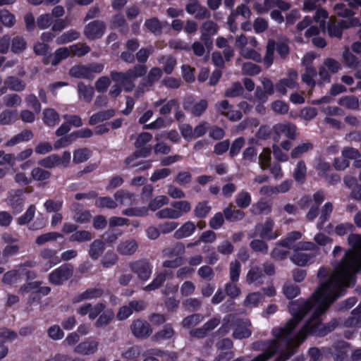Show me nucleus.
Returning a JSON list of instances; mask_svg holds the SVG:
<instances>
[{
	"label": "nucleus",
	"mask_w": 361,
	"mask_h": 361,
	"mask_svg": "<svg viewBox=\"0 0 361 361\" xmlns=\"http://www.w3.org/2000/svg\"><path fill=\"white\" fill-rule=\"evenodd\" d=\"M317 255V252L312 253H305L295 252L291 257L290 260L296 265L304 267L314 262V259Z\"/></svg>",
	"instance_id": "19"
},
{
	"label": "nucleus",
	"mask_w": 361,
	"mask_h": 361,
	"mask_svg": "<svg viewBox=\"0 0 361 361\" xmlns=\"http://www.w3.org/2000/svg\"><path fill=\"white\" fill-rule=\"evenodd\" d=\"M59 238H61V234L56 232H49L37 236L35 239V243L40 246L48 242L54 241Z\"/></svg>",
	"instance_id": "57"
},
{
	"label": "nucleus",
	"mask_w": 361,
	"mask_h": 361,
	"mask_svg": "<svg viewBox=\"0 0 361 361\" xmlns=\"http://www.w3.org/2000/svg\"><path fill=\"white\" fill-rule=\"evenodd\" d=\"M298 75L296 71L292 69L288 73V78H282L276 85V90H286V88L294 89L298 85Z\"/></svg>",
	"instance_id": "16"
},
{
	"label": "nucleus",
	"mask_w": 361,
	"mask_h": 361,
	"mask_svg": "<svg viewBox=\"0 0 361 361\" xmlns=\"http://www.w3.org/2000/svg\"><path fill=\"white\" fill-rule=\"evenodd\" d=\"M273 130L275 140H279L281 135H284L290 140L296 138L297 127L290 122L277 123L273 127Z\"/></svg>",
	"instance_id": "9"
},
{
	"label": "nucleus",
	"mask_w": 361,
	"mask_h": 361,
	"mask_svg": "<svg viewBox=\"0 0 361 361\" xmlns=\"http://www.w3.org/2000/svg\"><path fill=\"white\" fill-rule=\"evenodd\" d=\"M344 327H355L361 326V302L352 311L351 316L341 324Z\"/></svg>",
	"instance_id": "28"
},
{
	"label": "nucleus",
	"mask_w": 361,
	"mask_h": 361,
	"mask_svg": "<svg viewBox=\"0 0 361 361\" xmlns=\"http://www.w3.org/2000/svg\"><path fill=\"white\" fill-rule=\"evenodd\" d=\"M39 259L41 263L44 262V271H48L61 262L57 257V251L51 248L42 250L39 254Z\"/></svg>",
	"instance_id": "11"
},
{
	"label": "nucleus",
	"mask_w": 361,
	"mask_h": 361,
	"mask_svg": "<svg viewBox=\"0 0 361 361\" xmlns=\"http://www.w3.org/2000/svg\"><path fill=\"white\" fill-rule=\"evenodd\" d=\"M33 137V133L29 130H24L20 133L13 136L11 139L6 142V145L8 147L13 146L18 143L28 141Z\"/></svg>",
	"instance_id": "39"
},
{
	"label": "nucleus",
	"mask_w": 361,
	"mask_h": 361,
	"mask_svg": "<svg viewBox=\"0 0 361 361\" xmlns=\"http://www.w3.org/2000/svg\"><path fill=\"white\" fill-rule=\"evenodd\" d=\"M98 345L96 341L82 342L74 348V352L82 355L92 354L97 350Z\"/></svg>",
	"instance_id": "26"
},
{
	"label": "nucleus",
	"mask_w": 361,
	"mask_h": 361,
	"mask_svg": "<svg viewBox=\"0 0 361 361\" xmlns=\"http://www.w3.org/2000/svg\"><path fill=\"white\" fill-rule=\"evenodd\" d=\"M17 119L16 111L6 110L0 114V124L8 126L13 123Z\"/></svg>",
	"instance_id": "61"
},
{
	"label": "nucleus",
	"mask_w": 361,
	"mask_h": 361,
	"mask_svg": "<svg viewBox=\"0 0 361 361\" xmlns=\"http://www.w3.org/2000/svg\"><path fill=\"white\" fill-rule=\"evenodd\" d=\"M275 49L276 41L273 39H269L267 44L266 52L263 59L264 65L267 68H269L273 64Z\"/></svg>",
	"instance_id": "30"
},
{
	"label": "nucleus",
	"mask_w": 361,
	"mask_h": 361,
	"mask_svg": "<svg viewBox=\"0 0 361 361\" xmlns=\"http://www.w3.org/2000/svg\"><path fill=\"white\" fill-rule=\"evenodd\" d=\"M69 51L70 54L80 57L87 54L91 49L86 44H75L70 46Z\"/></svg>",
	"instance_id": "59"
},
{
	"label": "nucleus",
	"mask_w": 361,
	"mask_h": 361,
	"mask_svg": "<svg viewBox=\"0 0 361 361\" xmlns=\"http://www.w3.org/2000/svg\"><path fill=\"white\" fill-rule=\"evenodd\" d=\"M73 273V267L70 264H64L54 270L49 275V281L56 286L61 285L68 280Z\"/></svg>",
	"instance_id": "7"
},
{
	"label": "nucleus",
	"mask_w": 361,
	"mask_h": 361,
	"mask_svg": "<svg viewBox=\"0 0 361 361\" xmlns=\"http://www.w3.org/2000/svg\"><path fill=\"white\" fill-rule=\"evenodd\" d=\"M196 226L195 224L190 221L185 222L180 228L174 233L176 239H182L190 236L195 231Z\"/></svg>",
	"instance_id": "27"
},
{
	"label": "nucleus",
	"mask_w": 361,
	"mask_h": 361,
	"mask_svg": "<svg viewBox=\"0 0 361 361\" xmlns=\"http://www.w3.org/2000/svg\"><path fill=\"white\" fill-rule=\"evenodd\" d=\"M224 214L226 219L230 221H240L245 216L244 212L236 209L231 204L224 209Z\"/></svg>",
	"instance_id": "32"
},
{
	"label": "nucleus",
	"mask_w": 361,
	"mask_h": 361,
	"mask_svg": "<svg viewBox=\"0 0 361 361\" xmlns=\"http://www.w3.org/2000/svg\"><path fill=\"white\" fill-rule=\"evenodd\" d=\"M114 197L116 201L123 206H132L135 204L134 195L128 191L118 190L114 194Z\"/></svg>",
	"instance_id": "29"
},
{
	"label": "nucleus",
	"mask_w": 361,
	"mask_h": 361,
	"mask_svg": "<svg viewBox=\"0 0 361 361\" xmlns=\"http://www.w3.org/2000/svg\"><path fill=\"white\" fill-rule=\"evenodd\" d=\"M348 243L353 249L345 252L343 259L334 267L332 273L327 274L325 278H333L343 283L355 284V274L361 269V235L350 234Z\"/></svg>",
	"instance_id": "2"
},
{
	"label": "nucleus",
	"mask_w": 361,
	"mask_h": 361,
	"mask_svg": "<svg viewBox=\"0 0 361 361\" xmlns=\"http://www.w3.org/2000/svg\"><path fill=\"white\" fill-rule=\"evenodd\" d=\"M156 217L159 219H177L180 218L179 212L175 210L173 207H165L156 213Z\"/></svg>",
	"instance_id": "45"
},
{
	"label": "nucleus",
	"mask_w": 361,
	"mask_h": 361,
	"mask_svg": "<svg viewBox=\"0 0 361 361\" xmlns=\"http://www.w3.org/2000/svg\"><path fill=\"white\" fill-rule=\"evenodd\" d=\"M166 273H159L156 274L153 281L143 288L145 291H152L160 288L166 279Z\"/></svg>",
	"instance_id": "46"
},
{
	"label": "nucleus",
	"mask_w": 361,
	"mask_h": 361,
	"mask_svg": "<svg viewBox=\"0 0 361 361\" xmlns=\"http://www.w3.org/2000/svg\"><path fill=\"white\" fill-rule=\"evenodd\" d=\"M343 61L345 66L351 68H357L359 67L360 61L358 59L348 51H345L343 53Z\"/></svg>",
	"instance_id": "56"
},
{
	"label": "nucleus",
	"mask_w": 361,
	"mask_h": 361,
	"mask_svg": "<svg viewBox=\"0 0 361 361\" xmlns=\"http://www.w3.org/2000/svg\"><path fill=\"white\" fill-rule=\"evenodd\" d=\"M257 150L253 147H247L243 152V161L245 166L253 163L257 159Z\"/></svg>",
	"instance_id": "63"
},
{
	"label": "nucleus",
	"mask_w": 361,
	"mask_h": 361,
	"mask_svg": "<svg viewBox=\"0 0 361 361\" xmlns=\"http://www.w3.org/2000/svg\"><path fill=\"white\" fill-rule=\"evenodd\" d=\"M6 88L10 90H24L25 82L16 76H9L5 80Z\"/></svg>",
	"instance_id": "50"
},
{
	"label": "nucleus",
	"mask_w": 361,
	"mask_h": 361,
	"mask_svg": "<svg viewBox=\"0 0 361 361\" xmlns=\"http://www.w3.org/2000/svg\"><path fill=\"white\" fill-rule=\"evenodd\" d=\"M162 75L163 73L160 68H152L147 75L145 74L142 77V80L137 90H144V88L152 87L161 79Z\"/></svg>",
	"instance_id": "13"
},
{
	"label": "nucleus",
	"mask_w": 361,
	"mask_h": 361,
	"mask_svg": "<svg viewBox=\"0 0 361 361\" xmlns=\"http://www.w3.org/2000/svg\"><path fill=\"white\" fill-rule=\"evenodd\" d=\"M104 250V242L102 240L97 239L90 244L88 255L92 260H97L102 255Z\"/></svg>",
	"instance_id": "24"
},
{
	"label": "nucleus",
	"mask_w": 361,
	"mask_h": 361,
	"mask_svg": "<svg viewBox=\"0 0 361 361\" xmlns=\"http://www.w3.org/2000/svg\"><path fill=\"white\" fill-rule=\"evenodd\" d=\"M350 27V23L345 20H341L336 21L329 20L327 23L326 27L325 26V30L327 31L328 35L330 37H336L341 39L343 35L344 30Z\"/></svg>",
	"instance_id": "12"
},
{
	"label": "nucleus",
	"mask_w": 361,
	"mask_h": 361,
	"mask_svg": "<svg viewBox=\"0 0 361 361\" xmlns=\"http://www.w3.org/2000/svg\"><path fill=\"white\" fill-rule=\"evenodd\" d=\"M326 274V268L319 269L317 276L320 283L312 297L307 300L290 303L288 308L293 317L283 327L273 329L274 339L267 342L265 350L251 361H267L277 352H280V355L275 361H286L295 353V348L308 334L324 336L339 325L336 319L323 325L319 317L336 300L343 295L350 286L333 278H325Z\"/></svg>",
	"instance_id": "1"
},
{
	"label": "nucleus",
	"mask_w": 361,
	"mask_h": 361,
	"mask_svg": "<svg viewBox=\"0 0 361 361\" xmlns=\"http://www.w3.org/2000/svg\"><path fill=\"white\" fill-rule=\"evenodd\" d=\"M30 176L32 180L45 181L50 178L51 173L42 167L36 166L31 170Z\"/></svg>",
	"instance_id": "42"
},
{
	"label": "nucleus",
	"mask_w": 361,
	"mask_h": 361,
	"mask_svg": "<svg viewBox=\"0 0 361 361\" xmlns=\"http://www.w3.org/2000/svg\"><path fill=\"white\" fill-rule=\"evenodd\" d=\"M70 56L69 49L67 47H61L57 49L54 54H50L48 57L44 59V63L49 64V59H51V63L52 66H57L61 61L67 59Z\"/></svg>",
	"instance_id": "20"
},
{
	"label": "nucleus",
	"mask_w": 361,
	"mask_h": 361,
	"mask_svg": "<svg viewBox=\"0 0 361 361\" xmlns=\"http://www.w3.org/2000/svg\"><path fill=\"white\" fill-rule=\"evenodd\" d=\"M203 318L201 314H192L185 317L181 322V325L185 329H190L200 324Z\"/></svg>",
	"instance_id": "51"
},
{
	"label": "nucleus",
	"mask_w": 361,
	"mask_h": 361,
	"mask_svg": "<svg viewBox=\"0 0 361 361\" xmlns=\"http://www.w3.org/2000/svg\"><path fill=\"white\" fill-rule=\"evenodd\" d=\"M130 330L133 336L137 338H148L153 332L150 324L140 319H137L132 322Z\"/></svg>",
	"instance_id": "10"
},
{
	"label": "nucleus",
	"mask_w": 361,
	"mask_h": 361,
	"mask_svg": "<svg viewBox=\"0 0 361 361\" xmlns=\"http://www.w3.org/2000/svg\"><path fill=\"white\" fill-rule=\"evenodd\" d=\"M114 317V314L111 310H104L95 322L94 326L101 328L107 326Z\"/></svg>",
	"instance_id": "48"
},
{
	"label": "nucleus",
	"mask_w": 361,
	"mask_h": 361,
	"mask_svg": "<svg viewBox=\"0 0 361 361\" xmlns=\"http://www.w3.org/2000/svg\"><path fill=\"white\" fill-rule=\"evenodd\" d=\"M262 298V295L259 292L250 293L246 296L243 305L249 308L255 307L258 305Z\"/></svg>",
	"instance_id": "55"
},
{
	"label": "nucleus",
	"mask_w": 361,
	"mask_h": 361,
	"mask_svg": "<svg viewBox=\"0 0 361 361\" xmlns=\"http://www.w3.org/2000/svg\"><path fill=\"white\" fill-rule=\"evenodd\" d=\"M130 271L143 281H147L152 273V266L147 259H138L129 264Z\"/></svg>",
	"instance_id": "6"
},
{
	"label": "nucleus",
	"mask_w": 361,
	"mask_h": 361,
	"mask_svg": "<svg viewBox=\"0 0 361 361\" xmlns=\"http://www.w3.org/2000/svg\"><path fill=\"white\" fill-rule=\"evenodd\" d=\"M147 73V66L142 64H137L126 72L111 71L110 77L114 83L113 90H134L136 79L144 76Z\"/></svg>",
	"instance_id": "3"
},
{
	"label": "nucleus",
	"mask_w": 361,
	"mask_h": 361,
	"mask_svg": "<svg viewBox=\"0 0 361 361\" xmlns=\"http://www.w3.org/2000/svg\"><path fill=\"white\" fill-rule=\"evenodd\" d=\"M54 23L53 18L50 13L42 14L37 18V26L39 30H45L49 27Z\"/></svg>",
	"instance_id": "62"
},
{
	"label": "nucleus",
	"mask_w": 361,
	"mask_h": 361,
	"mask_svg": "<svg viewBox=\"0 0 361 361\" xmlns=\"http://www.w3.org/2000/svg\"><path fill=\"white\" fill-rule=\"evenodd\" d=\"M313 149V144L310 142L300 143L290 152L291 159H298L304 154L307 153Z\"/></svg>",
	"instance_id": "36"
},
{
	"label": "nucleus",
	"mask_w": 361,
	"mask_h": 361,
	"mask_svg": "<svg viewBox=\"0 0 361 361\" xmlns=\"http://www.w3.org/2000/svg\"><path fill=\"white\" fill-rule=\"evenodd\" d=\"M0 22L6 27H12L16 23V16L7 9H1Z\"/></svg>",
	"instance_id": "52"
},
{
	"label": "nucleus",
	"mask_w": 361,
	"mask_h": 361,
	"mask_svg": "<svg viewBox=\"0 0 361 361\" xmlns=\"http://www.w3.org/2000/svg\"><path fill=\"white\" fill-rule=\"evenodd\" d=\"M271 212V206L266 201H259L252 206L255 214H269Z\"/></svg>",
	"instance_id": "64"
},
{
	"label": "nucleus",
	"mask_w": 361,
	"mask_h": 361,
	"mask_svg": "<svg viewBox=\"0 0 361 361\" xmlns=\"http://www.w3.org/2000/svg\"><path fill=\"white\" fill-rule=\"evenodd\" d=\"M93 238L92 234L89 231L81 230L75 231L70 237V242H77L82 243L90 241Z\"/></svg>",
	"instance_id": "40"
},
{
	"label": "nucleus",
	"mask_w": 361,
	"mask_h": 361,
	"mask_svg": "<svg viewBox=\"0 0 361 361\" xmlns=\"http://www.w3.org/2000/svg\"><path fill=\"white\" fill-rule=\"evenodd\" d=\"M251 322L247 319H238L234 324L233 337L235 339H243L250 336L252 331L250 329Z\"/></svg>",
	"instance_id": "14"
},
{
	"label": "nucleus",
	"mask_w": 361,
	"mask_h": 361,
	"mask_svg": "<svg viewBox=\"0 0 361 361\" xmlns=\"http://www.w3.org/2000/svg\"><path fill=\"white\" fill-rule=\"evenodd\" d=\"M169 202V198L166 195H158L152 199L148 204V209L151 211H157Z\"/></svg>",
	"instance_id": "53"
},
{
	"label": "nucleus",
	"mask_w": 361,
	"mask_h": 361,
	"mask_svg": "<svg viewBox=\"0 0 361 361\" xmlns=\"http://www.w3.org/2000/svg\"><path fill=\"white\" fill-rule=\"evenodd\" d=\"M274 221L267 219L264 224H259L255 226V230L258 235L264 239L273 240L278 237L276 233H273Z\"/></svg>",
	"instance_id": "15"
},
{
	"label": "nucleus",
	"mask_w": 361,
	"mask_h": 361,
	"mask_svg": "<svg viewBox=\"0 0 361 361\" xmlns=\"http://www.w3.org/2000/svg\"><path fill=\"white\" fill-rule=\"evenodd\" d=\"M104 68V65L100 63L75 65L70 69L69 74L75 78L92 80L94 78V74L102 73Z\"/></svg>",
	"instance_id": "4"
},
{
	"label": "nucleus",
	"mask_w": 361,
	"mask_h": 361,
	"mask_svg": "<svg viewBox=\"0 0 361 361\" xmlns=\"http://www.w3.org/2000/svg\"><path fill=\"white\" fill-rule=\"evenodd\" d=\"M207 101L205 99H201L195 103L187 101L184 104L185 109L188 110L195 116H200L207 109Z\"/></svg>",
	"instance_id": "22"
},
{
	"label": "nucleus",
	"mask_w": 361,
	"mask_h": 361,
	"mask_svg": "<svg viewBox=\"0 0 361 361\" xmlns=\"http://www.w3.org/2000/svg\"><path fill=\"white\" fill-rule=\"evenodd\" d=\"M11 44V50L15 54H20L27 49V42L22 36L14 37Z\"/></svg>",
	"instance_id": "38"
},
{
	"label": "nucleus",
	"mask_w": 361,
	"mask_h": 361,
	"mask_svg": "<svg viewBox=\"0 0 361 361\" xmlns=\"http://www.w3.org/2000/svg\"><path fill=\"white\" fill-rule=\"evenodd\" d=\"M91 156V151L87 148H79L73 152V161L81 164L87 161Z\"/></svg>",
	"instance_id": "47"
},
{
	"label": "nucleus",
	"mask_w": 361,
	"mask_h": 361,
	"mask_svg": "<svg viewBox=\"0 0 361 361\" xmlns=\"http://www.w3.org/2000/svg\"><path fill=\"white\" fill-rule=\"evenodd\" d=\"M138 249L136 240L129 238L121 241L117 246V251L122 255L130 256L134 255Z\"/></svg>",
	"instance_id": "18"
},
{
	"label": "nucleus",
	"mask_w": 361,
	"mask_h": 361,
	"mask_svg": "<svg viewBox=\"0 0 361 361\" xmlns=\"http://www.w3.org/2000/svg\"><path fill=\"white\" fill-rule=\"evenodd\" d=\"M35 212L36 207L34 204L30 205L25 214L16 219L18 224L23 226L30 223L33 219Z\"/></svg>",
	"instance_id": "54"
},
{
	"label": "nucleus",
	"mask_w": 361,
	"mask_h": 361,
	"mask_svg": "<svg viewBox=\"0 0 361 361\" xmlns=\"http://www.w3.org/2000/svg\"><path fill=\"white\" fill-rule=\"evenodd\" d=\"M43 121L49 126H55L60 120L59 114L54 109H45L43 111Z\"/></svg>",
	"instance_id": "33"
},
{
	"label": "nucleus",
	"mask_w": 361,
	"mask_h": 361,
	"mask_svg": "<svg viewBox=\"0 0 361 361\" xmlns=\"http://www.w3.org/2000/svg\"><path fill=\"white\" fill-rule=\"evenodd\" d=\"M219 27L217 23L213 20H207L201 26V34H205L208 36H213L217 34Z\"/></svg>",
	"instance_id": "58"
},
{
	"label": "nucleus",
	"mask_w": 361,
	"mask_h": 361,
	"mask_svg": "<svg viewBox=\"0 0 361 361\" xmlns=\"http://www.w3.org/2000/svg\"><path fill=\"white\" fill-rule=\"evenodd\" d=\"M23 192L22 190H18L15 191L14 194L11 195L9 198V204L16 212H20L23 206L24 200L22 198Z\"/></svg>",
	"instance_id": "43"
},
{
	"label": "nucleus",
	"mask_w": 361,
	"mask_h": 361,
	"mask_svg": "<svg viewBox=\"0 0 361 361\" xmlns=\"http://www.w3.org/2000/svg\"><path fill=\"white\" fill-rule=\"evenodd\" d=\"M306 174V164L303 160H300L295 165L293 173V177L296 182L303 183L305 181Z\"/></svg>",
	"instance_id": "35"
},
{
	"label": "nucleus",
	"mask_w": 361,
	"mask_h": 361,
	"mask_svg": "<svg viewBox=\"0 0 361 361\" xmlns=\"http://www.w3.org/2000/svg\"><path fill=\"white\" fill-rule=\"evenodd\" d=\"M325 199V195L322 191H317L313 195V201L310 196H305L299 201V205L302 209L310 207V210L306 215L309 221H313L319 214V207Z\"/></svg>",
	"instance_id": "5"
},
{
	"label": "nucleus",
	"mask_w": 361,
	"mask_h": 361,
	"mask_svg": "<svg viewBox=\"0 0 361 361\" xmlns=\"http://www.w3.org/2000/svg\"><path fill=\"white\" fill-rule=\"evenodd\" d=\"M21 279V276L18 270H11L6 272L2 278V282L6 284L12 285L17 283Z\"/></svg>",
	"instance_id": "60"
},
{
	"label": "nucleus",
	"mask_w": 361,
	"mask_h": 361,
	"mask_svg": "<svg viewBox=\"0 0 361 361\" xmlns=\"http://www.w3.org/2000/svg\"><path fill=\"white\" fill-rule=\"evenodd\" d=\"M80 36L79 32L75 30H70L64 33H63L61 36H59L56 42L58 44H65L68 42H73L74 40L78 39Z\"/></svg>",
	"instance_id": "49"
},
{
	"label": "nucleus",
	"mask_w": 361,
	"mask_h": 361,
	"mask_svg": "<svg viewBox=\"0 0 361 361\" xmlns=\"http://www.w3.org/2000/svg\"><path fill=\"white\" fill-rule=\"evenodd\" d=\"M106 24L100 20H95L87 23L83 30L84 35L87 39L93 41L101 39L106 31Z\"/></svg>",
	"instance_id": "8"
},
{
	"label": "nucleus",
	"mask_w": 361,
	"mask_h": 361,
	"mask_svg": "<svg viewBox=\"0 0 361 361\" xmlns=\"http://www.w3.org/2000/svg\"><path fill=\"white\" fill-rule=\"evenodd\" d=\"M145 27L154 35H161L162 34V25L157 17H152L147 19L144 24Z\"/></svg>",
	"instance_id": "37"
},
{
	"label": "nucleus",
	"mask_w": 361,
	"mask_h": 361,
	"mask_svg": "<svg viewBox=\"0 0 361 361\" xmlns=\"http://www.w3.org/2000/svg\"><path fill=\"white\" fill-rule=\"evenodd\" d=\"M115 115V111L114 109H108L106 111H99L90 118L89 124L94 126L98 123L103 122L109 120Z\"/></svg>",
	"instance_id": "31"
},
{
	"label": "nucleus",
	"mask_w": 361,
	"mask_h": 361,
	"mask_svg": "<svg viewBox=\"0 0 361 361\" xmlns=\"http://www.w3.org/2000/svg\"><path fill=\"white\" fill-rule=\"evenodd\" d=\"M263 274L262 269L257 266L252 267L247 272L246 276V282L248 284L252 283H262Z\"/></svg>",
	"instance_id": "34"
},
{
	"label": "nucleus",
	"mask_w": 361,
	"mask_h": 361,
	"mask_svg": "<svg viewBox=\"0 0 361 361\" xmlns=\"http://www.w3.org/2000/svg\"><path fill=\"white\" fill-rule=\"evenodd\" d=\"M59 155L50 154L38 161V164L44 169H54L59 166Z\"/></svg>",
	"instance_id": "44"
},
{
	"label": "nucleus",
	"mask_w": 361,
	"mask_h": 361,
	"mask_svg": "<svg viewBox=\"0 0 361 361\" xmlns=\"http://www.w3.org/2000/svg\"><path fill=\"white\" fill-rule=\"evenodd\" d=\"M175 335V331L171 324H165L163 328L157 331L152 337V340L156 343L171 339Z\"/></svg>",
	"instance_id": "23"
},
{
	"label": "nucleus",
	"mask_w": 361,
	"mask_h": 361,
	"mask_svg": "<svg viewBox=\"0 0 361 361\" xmlns=\"http://www.w3.org/2000/svg\"><path fill=\"white\" fill-rule=\"evenodd\" d=\"M71 210L73 213V219L80 224L88 222L92 217L90 212L84 210L82 206L79 203H73L71 207Z\"/></svg>",
	"instance_id": "17"
},
{
	"label": "nucleus",
	"mask_w": 361,
	"mask_h": 361,
	"mask_svg": "<svg viewBox=\"0 0 361 361\" xmlns=\"http://www.w3.org/2000/svg\"><path fill=\"white\" fill-rule=\"evenodd\" d=\"M302 238V233L299 231H292L287 234V236L277 243V245L293 249L295 241Z\"/></svg>",
	"instance_id": "41"
},
{
	"label": "nucleus",
	"mask_w": 361,
	"mask_h": 361,
	"mask_svg": "<svg viewBox=\"0 0 361 361\" xmlns=\"http://www.w3.org/2000/svg\"><path fill=\"white\" fill-rule=\"evenodd\" d=\"M185 246L182 243H176L170 247L164 248L161 253L163 257L166 258H176L182 257V255L185 253Z\"/></svg>",
	"instance_id": "25"
},
{
	"label": "nucleus",
	"mask_w": 361,
	"mask_h": 361,
	"mask_svg": "<svg viewBox=\"0 0 361 361\" xmlns=\"http://www.w3.org/2000/svg\"><path fill=\"white\" fill-rule=\"evenodd\" d=\"M349 344L343 341L336 342L332 346V354L335 361H346L347 348Z\"/></svg>",
	"instance_id": "21"
}]
</instances>
